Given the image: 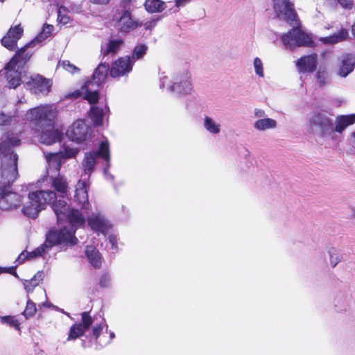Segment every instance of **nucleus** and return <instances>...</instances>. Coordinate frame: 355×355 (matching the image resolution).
I'll use <instances>...</instances> for the list:
<instances>
[{
  "label": "nucleus",
  "mask_w": 355,
  "mask_h": 355,
  "mask_svg": "<svg viewBox=\"0 0 355 355\" xmlns=\"http://www.w3.org/2000/svg\"><path fill=\"white\" fill-rule=\"evenodd\" d=\"M273 3L276 15L280 19L286 21L291 26L299 24L297 15L290 0H273Z\"/></svg>",
  "instance_id": "9"
},
{
  "label": "nucleus",
  "mask_w": 355,
  "mask_h": 355,
  "mask_svg": "<svg viewBox=\"0 0 355 355\" xmlns=\"http://www.w3.org/2000/svg\"><path fill=\"white\" fill-rule=\"evenodd\" d=\"M88 225L92 230L105 234L111 227L109 221L100 213H93L87 218Z\"/></svg>",
  "instance_id": "16"
},
{
  "label": "nucleus",
  "mask_w": 355,
  "mask_h": 355,
  "mask_svg": "<svg viewBox=\"0 0 355 355\" xmlns=\"http://www.w3.org/2000/svg\"><path fill=\"white\" fill-rule=\"evenodd\" d=\"M103 110L96 106H92L90 109L89 117L95 125H101L103 123Z\"/></svg>",
  "instance_id": "32"
},
{
  "label": "nucleus",
  "mask_w": 355,
  "mask_h": 355,
  "mask_svg": "<svg viewBox=\"0 0 355 355\" xmlns=\"http://www.w3.org/2000/svg\"><path fill=\"white\" fill-rule=\"evenodd\" d=\"M110 0H90V2L94 4L104 5L107 4Z\"/></svg>",
  "instance_id": "50"
},
{
  "label": "nucleus",
  "mask_w": 355,
  "mask_h": 355,
  "mask_svg": "<svg viewBox=\"0 0 355 355\" xmlns=\"http://www.w3.org/2000/svg\"><path fill=\"white\" fill-rule=\"evenodd\" d=\"M114 20L116 21L117 28L123 33H128L141 26V23L134 21L130 16V12L123 11L121 13L114 16Z\"/></svg>",
  "instance_id": "13"
},
{
  "label": "nucleus",
  "mask_w": 355,
  "mask_h": 355,
  "mask_svg": "<svg viewBox=\"0 0 355 355\" xmlns=\"http://www.w3.org/2000/svg\"><path fill=\"white\" fill-rule=\"evenodd\" d=\"M318 64V57L315 54L309 55L300 58L296 67L300 72H312Z\"/></svg>",
  "instance_id": "19"
},
{
  "label": "nucleus",
  "mask_w": 355,
  "mask_h": 355,
  "mask_svg": "<svg viewBox=\"0 0 355 355\" xmlns=\"http://www.w3.org/2000/svg\"><path fill=\"white\" fill-rule=\"evenodd\" d=\"M148 49V46L145 44H139L135 46L132 52V60L133 59H139L143 57L144 55L146 53Z\"/></svg>",
  "instance_id": "40"
},
{
  "label": "nucleus",
  "mask_w": 355,
  "mask_h": 355,
  "mask_svg": "<svg viewBox=\"0 0 355 355\" xmlns=\"http://www.w3.org/2000/svg\"><path fill=\"white\" fill-rule=\"evenodd\" d=\"M85 253L90 263L95 268H98L101 263V257L98 251L92 246H87Z\"/></svg>",
  "instance_id": "29"
},
{
  "label": "nucleus",
  "mask_w": 355,
  "mask_h": 355,
  "mask_svg": "<svg viewBox=\"0 0 355 355\" xmlns=\"http://www.w3.org/2000/svg\"><path fill=\"white\" fill-rule=\"evenodd\" d=\"M58 20L60 24H67L69 22L70 18L67 15V8L61 6L58 10Z\"/></svg>",
  "instance_id": "41"
},
{
  "label": "nucleus",
  "mask_w": 355,
  "mask_h": 355,
  "mask_svg": "<svg viewBox=\"0 0 355 355\" xmlns=\"http://www.w3.org/2000/svg\"><path fill=\"white\" fill-rule=\"evenodd\" d=\"M122 44L123 40H111L107 45L106 49L105 50L103 49L102 51H104V54H114L119 50Z\"/></svg>",
  "instance_id": "34"
},
{
  "label": "nucleus",
  "mask_w": 355,
  "mask_h": 355,
  "mask_svg": "<svg viewBox=\"0 0 355 355\" xmlns=\"http://www.w3.org/2000/svg\"><path fill=\"white\" fill-rule=\"evenodd\" d=\"M78 153V150L77 148L66 147L64 152H60L62 155V159H69L74 157Z\"/></svg>",
  "instance_id": "43"
},
{
  "label": "nucleus",
  "mask_w": 355,
  "mask_h": 355,
  "mask_svg": "<svg viewBox=\"0 0 355 355\" xmlns=\"http://www.w3.org/2000/svg\"><path fill=\"white\" fill-rule=\"evenodd\" d=\"M75 198L83 207H86V205H88L87 184L85 180H80L78 182L75 191Z\"/></svg>",
  "instance_id": "23"
},
{
  "label": "nucleus",
  "mask_w": 355,
  "mask_h": 355,
  "mask_svg": "<svg viewBox=\"0 0 355 355\" xmlns=\"http://www.w3.org/2000/svg\"><path fill=\"white\" fill-rule=\"evenodd\" d=\"M108 68L107 66L103 64H101L96 69L92 80L89 83H87L85 85L81 87L80 93L83 96L84 98L87 100L90 104H94L98 101V95L96 91H93L91 86L100 85L103 83L107 75Z\"/></svg>",
  "instance_id": "7"
},
{
  "label": "nucleus",
  "mask_w": 355,
  "mask_h": 355,
  "mask_svg": "<svg viewBox=\"0 0 355 355\" xmlns=\"http://www.w3.org/2000/svg\"><path fill=\"white\" fill-rule=\"evenodd\" d=\"M297 26L281 35V40L286 49H294L300 46H311L313 44L311 37L303 32Z\"/></svg>",
  "instance_id": "6"
},
{
  "label": "nucleus",
  "mask_w": 355,
  "mask_h": 355,
  "mask_svg": "<svg viewBox=\"0 0 355 355\" xmlns=\"http://www.w3.org/2000/svg\"><path fill=\"white\" fill-rule=\"evenodd\" d=\"M82 322L83 324H75L71 327L69 334L67 338L68 340H75L79 338L89 328L92 324V319L87 312H83L82 313Z\"/></svg>",
  "instance_id": "17"
},
{
  "label": "nucleus",
  "mask_w": 355,
  "mask_h": 355,
  "mask_svg": "<svg viewBox=\"0 0 355 355\" xmlns=\"http://www.w3.org/2000/svg\"><path fill=\"white\" fill-rule=\"evenodd\" d=\"M55 198L56 195L53 191H37L30 193L22 212L24 215L35 218L45 208L46 204L51 203Z\"/></svg>",
  "instance_id": "4"
},
{
  "label": "nucleus",
  "mask_w": 355,
  "mask_h": 355,
  "mask_svg": "<svg viewBox=\"0 0 355 355\" xmlns=\"http://www.w3.org/2000/svg\"><path fill=\"white\" fill-rule=\"evenodd\" d=\"M157 21L156 20H152L150 21H148L145 24V28L146 29H150L152 27L155 26L156 24Z\"/></svg>",
  "instance_id": "51"
},
{
  "label": "nucleus",
  "mask_w": 355,
  "mask_h": 355,
  "mask_svg": "<svg viewBox=\"0 0 355 355\" xmlns=\"http://www.w3.org/2000/svg\"><path fill=\"white\" fill-rule=\"evenodd\" d=\"M355 67V56L352 54L344 55L341 59V65L338 69V75L346 77L351 73Z\"/></svg>",
  "instance_id": "21"
},
{
  "label": "nucleus",
  "mask_w": 355,
  "mask_h": 355,
  "mask_svg": "<svg viewBox=\"0 0 355 355\" xmlns=\"http://www.w3.org/2000/svg\"><path fill=\"white\" fill-rule=\"evenodd\" d=\"M166 81H167V78H166V77H165V78H164L163 83H166Z\"/></svg>",
  "instance_id": "57"
},
{
  "label": "nucleus",
  "mask_w": 355,
  "mask_h": 355,
  "mask_svg": "<svg viewBox=\"0 0 355 355\" xmlns=\"http://www.w3.org/2000/svg\"><path fill=\"white\" fill-rule=\"evenodd\" d=\"M56 114L55 109L49 105L31 109L26 114L27 120L36 121L38 125L46 128L42 130L39 138L40 142L46 145H51L62 137V134L58 130H55L53 125Z\"/></svg>",
  "instance_id": "2"
},
{
  "label": "nucleus",
  "mask_w": 355,
  "mask_h": 355,
  "mask_svg": "<svg viewBox=\"0 0 355 355\" xmlns=\"http://www.w3.org/2000/svg\"><path fill=\"white\" fill-rule=\"evenodd\" d=\"M0 320L2 324H6L18 331L20 330L19 322L14 316H1Z\"/></svg>",
  "instance_id": "37"
},
{
  "label": "nucleus",
  "mask_w": 355,
  "mask_h": 355,
  "mask_svg": "<svg viewBox=\"0 0 355 355\" xmlns=\"http://www.w3.org/2000/svg\"><path fill=\"white\" fill-rule=\"evenodd\" d=\"M0 1H1V2H3V1H4V0H0Z\"/></svg>",
  "instance_id": "58"
},
{
  "label": "nucleus",
  "mask_w": 355,
  "mask_h": 355,
  "mask_svg": "<svg viewBox=\"0 0 355 355\" xmlns=\"http://www.w3.org/2000/svg\"><path fill=\"white\" fill-rule=\"evenodd\" d=\"M348 37V31L342 28L338 33L328 37H321L320 40L325 44H335L343 42Z\"/></svg>",
  "instance_id": "26"
},
{
  "label": "nucleus",
  "mask_w": 355,
  "mask_h": 355,
  "mask_svg": "<svg viewBox=\"0 0 355 355\" xmlns=\"http://www.w3.org/2000/svg\"><path fill=\"white\" fill-rule=\"evenodd\" d=\"M53 26L50 24H45L42 27V31L40 34L35 37L30 43L29 46H36L42 43L45 39L50 36L51 33L53 31Z\"/></svg>",
  "instance_id": "28"
},
{
  "label": "nucleus",
  "mask_w": 355,
  "mask_h": 355,
  "mask_svg": "<svg viewBox=\"0 0 355 355\" xmlns=\"http://www.w3.org/2000/svg\"><path fill=\"white\" fill-rule=\"evenodd\" d=\"M168 89L177 94H190L193 89V85L191 76L188 70H182L176 73L173 83L168 85Z\"/></svg>",
  "instance_id": "10"
},
{
  "label": "nucleus",
  "mask_w": 355,
  "mask_h": 355,
  "mask_svg": "<svg viewBox=\"0 0 355 355\" xmlns=\"http://www.w3.org/2000/svg\"><path fill=\"white\" fill-rule=\"evenodd\" d=\"M354 122V114L340 116L336 118L335 122V128H334V132H337L341 133L347 126L353 124Z\"/></svg>",
  "instance_id": "24"
},
{
  "label": "nucleus",
  "mask_w": 355,
  "mask_h": 355,
  "mask_svg": "<svg viewBox=\"0 0 355 355\" xmlns=\"http://www.w3.org/2000/svg\"><path fill=\"white\" fill-rule=\"evenodd\" d=\"M99 156L107 162L110 160L109 145L107 141H102L97 152L87 153L83 161V166L86 174L91 173L96 164V157Z\"/></svg>",
  "instance_id": "11"
},
{
  "label": "nucleus",
  "mask_w": 355,
  "mask_h": 355,
  "mask_svg": "<svg viewBox=\"0 0 355 355\" xmlns=\"http://www.w3.org/2000/svg\"><path fill=\"white\" fill-rule=\"evenodd\" d=\"M351 217L355 218V209H352Z\"/></svg>",
  "instance_id": "55"
},
{
  "label": "nucleus",
  "mask_w": 355,
  "mask_h": 355,
  "mask_svg": "<svg viewBox=\"0 0 355 355\" xmlns=\"http://www.w3.org/2000/svg\"><path fill=\"white\" fill-rule=\"evenodd\" d=\"M58 67H62L64 70L71 74H75L80 71V69L71 64L69 60L60 61L58 62Z\"/></svg>",
  "instance_id": "36"
},
{
  "label": "nucleus",
  "mask_w": 355,
  "mask_h": 355,
  "mask_svg": "<svg viewBox=\"0 0 355 355\" xmlns=\"http://www.w3.org/2000/svg\"><path fill=\"white\" fill-rule=\"evenodd\" d=\"M254 113L255 116L258 118H264L265 112L261 109H255Z\"/></svg>",
  "instance_id": "47"
},
{
  "label": "nucleus",
  "mask_w": 355,
  "mask_h": 355,
  "mask_svg": "<svg viewBox=\"0 0 355 355\" xmlns=\"http://www.w3.org/2000/svg\"><path fill=\"white\" fill-rule=\"evenodd\" d=\"M37 293L38 295L46 297L45 291L44 289H42L41 288H38L37 289Z\"/></svg>",
  "instance_id": "53"
},
{
  "label": "nucleus",
  "mask_w": 355,
  "mask_h": 355,
  "mask_svg": "<svg viewBox=\"0 0 355 355\" xmlns=\"http://www.w3.org/2000/svg\"><path fill=\"white\" fill-rule=\"evenodd\" d=\"M109 241L111 243L112 248H116V238L115 236L110 235L109 236Z\"/></svg>",
  "instance_id": "48"
},
{
  "label": "nucleus",
  "mask_w": 355,
  "mask_h": 355,
  "mask_svg": "<svg viewBox=\"0 0 355 355\" xmlns=\"http://www.w3.org/2000/svg\"><path fill=\"white\" fill-rule=\"evenodd\" d=\"M3 189L0 188V209H1L6 208V206L4 204H3Z\"/></svg>",
  "instance_id": "49"
},
{
  "label": "nucleus",
  "mask_w": 355,
  "mask_h": 355,
  "mask_svg": "<svg viewBox=\"0 0 355 355\" xmlns=\"http://www.w3.org/2000/svg\"><path fill=\"white\" fill-rule=\"evenodd\" d=\"M339 4L345 9L351 10L353 7L352 0H337Z\"/></svg>",
  "instance_id": "44"
},
{
  "label": "nucleus",
  "mask_w": 355,
  "mask_h": 355,
  "mask_svg": "<svg viewBox=\"0 0 355 355\" xmlns=\"http://www.w3.org/2000/svg\"><path fill=\"white\" fill-rule=\"evenodd\" d=\"M329 262L332 267H335L342 259L340 254L334 248L329 250Z\"/></svg>",
  "instance_id": "38"
},
{
  "label": "nucleus",
  "mask_w": 355,
  "mask_h": 355,
  "mask_svg": "<svg viewBox=\"0 0 355 355\" xmlns=\"http://www.w3.org/2000/svg\"><path fill=\"white\" fill-rule=\"evenodd\" d=\"M57 216L59 230H53L49 233L44 244L32 252H22L18 257L17 261L23 262L26 259H33L43 256L53 245L70 244L76 243L74 237L76 229L85 223V218L78 210L71 209L64 200H58L51 205Z\"/></svg>",
  "instance_id": "1"
},
{
  "label": "nucleus",
  "mask_w": 355,
  "mask_h": 355,
  "mask_svg": "<svg viewBox=\"0 0 355 355\" xmlns=\"http://www.w3.org/2000/svg\"><path fill=\"white\" fill-rule=\"evenodd\" d=\"M46 159L48 163L47 173L49 175H55L59 174L61 164L62 155L61 153H49L46 155Z\"/></svg>",
  "instance_id": "20"
},
{
  "label": "nucleus",
  "mask_w": 355,
  "mask_h": 355,
  "mask_svg": "<svg viewBox=\"0 0 355 355\" xmlns=\"http://www.w3.org/2000/svg\"><path fill=\"white\" fill-rule=\"evenodd\" d=\"M51 180L53 189L64 198L68 192V182L67 180L60 174L51 175Z\"/></svg>",
  "instance_id": "22"
},
{
  "label": "nucleus",
  "mask_w": 355,
  "mask_h": 355,
  "mask_svg": "<svg viewBox=\"0 0 355 355\" xmlns=\"http://www.w3.org/2000/svg\"><path fill=\"white\" fill-rule=\"evenodd\" d=\"M42 272H37L31 279L24 280V286L28 293L33 292L34 288H36L40 282L42 280Z\"/></svg>",
  "instance_id": "33"
},
{
  "label": "nucleus",
  "mask_w": 355,
  "mask_h": 355,
  "mask_svg": "<svg viewBox=\"0 0 355 355\" xmlns=\"http://www.w3.org/2000/svg\"><path fill=\"white\" fill-rule=\"evenodd\" d=\"M253 68L255 74L259 77L263 78L265 77L264 67L263 61L259 57L253 59Z\"/></svg>",
  "instance_id": "35"
},
{
  "label": "nucleus",
  "mask_w": 355,
  "mask_h": 355,
  "mask_svg": "<svg viewBox=\"0 0 355 355\" xmlns=\"http://www.w3.org/2000/svg\"><path fill=\"white\" fill-rule=\"evenodd\" d=\"M308 130L317 135H331L334 134V123L327 114L316 112L309 119Z\"/></svg>",
  "instance_id": "8"
},
{
  "label": "nucleus",
  "mask_w": 355,
  "mask_h": 355,
  "mask_svg": "<svg viewBox=\"0 0 355 355\" xmlns=\"http://www.w3.org/2000/svg\"><path fill=\"white\" fill-rule=\"evenodd\" d=\"M21 202V197L18 194L8 192L7 190L3 189V204L6 206V209L16 208L19 205ZM3 209H6V208Z\"/></svg>",
  "instance_id": "25"
},
{
  "label": "nucleus",
  "mask_w": 355,
  "mask_h": 355,
  "mask_svg": "<svg viewBox=\"0 0 355 355\" xmlns=\"http://www.w3.org/2000/svg\"><path fill=\"white\" fill-rule=\"evenodd\" d=\"M103 327L101 325H97L93 328V335L96 338H98L102 331Z\"/></svg>",
  "instance_id": "46"
},
{
  "label": "nucleus",
  "mask_w": 355,
  "mask_h": 355,
  "mask_svg": "<svg viewBox=\"0 0 355 355\" xmlns=\"http://www.w3.org/2000/svg\"><path fill=\"white\" fill-rule=\"evenodd\" d=\"M316 78L320 86L326 84L328 80V73L326 70L320 68L316 73Z\"/></svg>",
  "instance_id": "42"
},
{
  "label": "nucleus",
  "mask_w": 355,
  "mask_h": 355,
  "mask_svg": "<svg viewBox=\"0 0 355 355\" xmlns=\"http://www.w3.org/2000/svg\"><path fill=\"white\" fill-rule=\"evenodd\" d=\"M190 1L191 0H175V5L177 7L183 6Z\"/></svg>",
  "instance_id": "52"
},
{
  "label": "nucleus",
  "mask_w": 355,
  "mask_h": 355,
  "mask_svg": "<svg viewBox=\"0 0 355 355\" xmlns=\"http://www.w3.org/2000/svg\"><path fill=\"white\" fill-rule=\"evenodd\" d=\"M19 144L18 139L8 136L0 144V155H3L1 163V183L3 187L10 185L17 178L18 157L11 150L10 146Z\"/></svg>",
  "instance_id": "3"
},
{
  "label": "nucleus",
  "mask_w": 355,
  "mask_h": 355,
  "mask_svg": "<svg viewBox=\"0 0 355 355\" xmlns=\"http://www.w3.org/2000/svg\"><path fill=\"white\" fill-rule=\"evenodd\" d=\"M23 32L24 30L20 25L11 27L1 40L3 46L12 51L15 49L17 42L21 37Z\"/></svg>",
  "instance_id": "18"
},
{
  "label": "nucleus",
  "mask_w": 355,
  "mask_h": 355,
  "mask_svg": "<svg viewBox=\"0 0 355 355\" xmlns=\"http://www.w3.org/2000/svg\"><path fill=\"white\" fill-rule=\"evenodd\" d=\"M352 33L355 37V24L352 26Z\"/></svg>",
  "instance_id": "54"
},
{
  "label": "nucleus",
  "mask_w": 355,
  "mask_h": 355,
  "mask_svg": "<svg viewBox=\"0 0 355 355\" xmlns=\"http://www.w3.org/2000/svg\"><path fill=\"white\" fill-rule=\"evenodd\" d=\"M36 306L35 304L29 298L27 300V304L24 311L23 312V315L26 318H29L35 313L36 312Z\"/></svg>",
  "instance_id": "39"
},
{
  "label": "nucleus",
  "mask_w": 355,
  "mask_h": 355,
  "mask_svg": "<svg viewBox=\"0 0 355 355\" xmlns=\"http://www.w3.org/2000/svg\"><path fill=\"white\" fill-rule=\"evenodd\" d=\"M133 61L130 56L119 58L114 62L110 69V76L116 78L123 76L132 70Z\"/></svg>",
  "instance_id": "15"
},
{
  "label": "nucleus",
  "mask_w": 355,
  "mask_h": 355,
  "mask_svg": "<svg viewBox=\"0 0 355 355\" xmlns=\"http://www.w3.org/2000/svg\"><path fill=\"white\" fill-rule=\"evenodd\" d=\"M144 6L148 12H159L164 9V2L161 0H146Z\"/></svg>",
  "instance_id": "30"
},
{
  "label": "nucleus",
  "mask_w": 355,
  "mask_h": 355,
  "mask_svg": "<svg viewBox=\"0 0 355 355\" xmlns=\"http://www.w3.org/2000/svg\"><path fill=\"white\" fill-rule=\"evenodd\" d=\"M276 127V121L270 118L259 119L254 123V128L259 131H265L269 129H274Z\"/></svg>",
  "instance_id": "27"
},
{
  "label": "nucleus",
  "mask_w": 355,
  "mask_h": 355,
  "mask_svg": "<svg viewBox=\"0 0 355 355\" xmlns=\"http://www.w3.org/2000/svg\"><path fill=\"white\" fill-rule=\"evenodd\" d=\"M204 127L211 134L216 135L220 131V124L207 116L204 119Z\"/></svg>",
  "instance_id": "31"
},
{
  "label": "nucleus",
  "mask_w": 355,
  "mask_h": 355,
  "mask_svg": "<svg viewBox=\"0 0 355 355\" xmlns=\"http://www.w3.org/2000/svg\"><path fill=\"white\" fill-rule=\"evenodd\" d=\"M88 127L82 120L75 121L68 129L67 136L71 141L80 143L86 138Z\"/></svg>",
  "instance_id": "14"
},
{
  "label": "nucleus",
  "mask_w": 355,
  "mask_h": 355,
  "mask_svg": "<svg viewBox=\"0 0 355 355\" xmlns=\"http://www.w3.org/2000/svg\"><path fill=\"white\" fill-rule=\"evenodd\" d=\"M21 83H24L28 87V89L33 92L42 94H46L51 89V83L39 75H35L30 77L23 76Z\"/></svg>",
  "instance_id": "12"
},
{
  "label": "nucleus",
  "mask_w": 355,
  "mask_h": 355,
  "mask_svg": "<svg viewBox=\"0 0 355 355\" xmlns=\"http://www.w3.org/2000/svg\"><path fill=\"white\" fill-rule=\"evenodd\" d=\"M11 121L10 116H8L3 113L0 114V125H6Z\"/></svg>",
  "instance_id": "45"
},
{
  "label": "nucleus",
  "mask_w": 355,
  "mask_h": 355,
  "mask_svg": "<svg viewBox=\"0 0 355 355\" xmlns=\"http://www.w3.org/2000/svg\"><path fill=\"white\" fill-rule=\"evenodd\" d=\"M31 46L26 44L21 49L5 67V75L7 79L8 88H16L21 83L20 67L24 64L31 57V53H26V49Z\"/></svg>",
  "instance_id": "5"
},
{
  "label": "nucleus",
  "mask_w": 355,
  "mask_h": 355,
  "mask_svg": "<svg viewBox=\"0 0 355 355\" xmlns=\"http://www.w3.org/2000/svg\"><path fill=\"white\" fill-rule=\"evenodd\" d=\"M110 338H111V339L114 338V334L113 332L110 333Z\"/></svg>",
  "instance_id": "56"
}]
</instances>
